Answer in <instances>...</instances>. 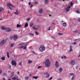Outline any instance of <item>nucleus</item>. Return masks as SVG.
Here are the masks:
<instances>
[{
    "instance_id": "58",
    "label": "nucleus",
    "mask_w": 80,
    "mask_h": 80,
    "mask_svg": "<svg viewBox=\"0 0 80 80\" xmlns=\"http://www.w3.org/2000/svg\"><path fill=\"white\" fill-rule=\"evenodd\" d=\"M32 7H33V5H32L31 6V8H32Z\"/></svg>"
},
{
    "instance_id": "46",
    "label": "nucleus",
    "mask_w": 80,
    "mask_h": 80,
    "mask_svg": "<svg viewBox=\"0 0 80 80\" xmlns=\"http://www.w3.org/2000/svg\"><path fill=\"white\" fill-rule=\"evenodd\" d=\"M19 74H20V72H19V71H18L17 74L18 75H19Z\"/></svg>"
},
{
    "instance_id": "11",
    "label": "nucleus",
    "mask_w": 80,
    "mask_h": 80,
    "mask_svg": "<svg viewBox=\"0 0 80 80\" xmlns=\"http://www.w3.org/2000/svg\"><path fill=\"white\" fill-rule=\"evenodd\" d=\"M5 31L8 32H10L12 31V30L9 28H6Z\"/></svg>"
},
{
    "instance_id": "4",
    "label": "nucleus",
    "mask_w": 80,
    "mask_h": 80,
    "mask_svg": "<svg viewBox=\"0 0 80 80\" xmlns=\"http://www.w3.org/2000/svg\"><path fill=\"white\" fill-rule=\"evenodd\" d=\"M18 38V36L17 35H14L13 36V40L14 41H16Z\"/></svg>"
},
{
    "instance_id": "63",
    "label": "nucleus",
    "mask_w": 80,
    "mask_h": 80,
    "mask_svg": "<svg viewBox=\"0 0 80 80\" xmlns=\"http://www.w3.org/2000/svg\"><path fill=\"white\" fill-rule=\"evenodd\" d=\"M33 29H35V27H32Z\"/></svg>"
},
{
    "instance_id": "35",
    "label": "nucleus",
    "mask_w": 80,
    "mask_h": 80,
    "mask_svg": "<svg viewBox=\"0 0 80 80\" xmlns=\"http://www.w3.org/2000/svg\"><path fill=\"white\" fill-rule=\"evenodd\" d=\"M19 65H20V66H22V62H21L19 63Z\"/></svg>"
},
{
    "instance_id": "56",
    "label": "nucleus",
    "mask_w": 80,
    "mask_h": 80,
    "mask_svg": "<svg viewBox=\"0 0 80 80\" xmlns=\"http://www.w3.org/2000/svg\"><path fill=\"white\" fill-rule=\"evenodd\" d=\"M32 53H33L35 54L36 53H35V52L34 51H32Z\"/></svg>"
},
{
    "instance_id": "57",
    "label": "nucleus",
    "mask_w": 80,
    "mask_h": 80,
    "mask_svg": "<svg viewBox=\"0 0 80 80\" xmlns=\"http://www.w3.org/2000/svg\"><path fill=\"white\" fill-rule=\"evenodd\" d=\"M50 30V27H49L48 30Z\"/></svg>"
},
{
    "instance_id": "32",
    "label": "nucleus",
    "mask_w": 80,
    "mask_h": 80,
    "mask_svg": "<svg viewBox=\"0 0 80 80\" xmlns=\"http://www.w3.org/2000/svg\"><path fill=\"white\" fill-rule=\"evenodd\" d=\"M33 24L32 23H31L30 24V27H33Z\"/></svg>"
},
{
    "instance_id": "42",
    "label": "nucleus",
    "mask_w": 80,
    "mask_h": 80,
    "mask_svg": "<svg viewBox=\"0 0 80 80\" xmlns=\"http://www.w3.org/2000/svg\"><path fill=\"white\" fill-rule=\"evenodd\" d=\"M11 67L12 66H11V65H9V68H10V69L11 68Z\"/></svg>"
},
{
    "instance_id": "20",
    "label": "nucleus",
    "mask_w": 80,
    "mask_h": 80,
    "mask_svg": "<svg viewBox=\"0 0 80 80\" xmlns=\"http://www.w3.org/2000/svg\"><path fill=\"white\" fill-rule=\"evenodd\" d=\"M7 57L8 58H10V56H9V52H7Z\"/></svg>"
},
{
    "instance_id": "14",
    "label": "nucleus",
    "mask_w": 80,
    "mask_h": 80,
    "mask_svg": "<svg viewBox=\"0 0 80 80\" xmlns=\"http://www.w3.org/2000/svg\"><path fill=\"white\" fill-rule=\"evenodd\" d=\"M69 51V52H71L73 51V49L72 48V46H70V48Z\"/></svg>"
},
{
    "instance_id": "41",
    "label": "nucleus",
    "mask_w": 80,
    "mask_h": 80,
    "mask_svg": "<svg viewBox=\"0 0 80 80\" xmlns=\"http://www.w3.org/2000/svg\"><path fill=\"white\" fill-rule=\"evenodd\" d=\"M38 2L37 1H35L34 2L35 4H38Z\"/></svg>"
},
{
    "instance_id": "44",
    "label": "nucleus",
    "mask_w": 80,
    "mask_h": 80,
    "mask_svg": "<svg viewBox=\"0 0 80 80\" xmlns=\"http://www.w3.org/2000/svg\"><path fill=\"white\" fill-rule=\"evenodd\" d=\"M73 32L75 33V32H77V30H76L74 31H73Z\"/></svg>"
},
{
    "instance_id": "21",
    "label": "nucleus",
    "mask_w": 80,
    "mask_h": 80,
    "mask_svg": "<svg viewBox=\"0 0 80 80\" xmlns=\"http://www.w3.org/2000/svg\"><path fill=\"white\" fill-rule=\"evenodd\" d=\"M42 11H43V9H42V8L39 11V12L40 13H42Z\"/></svg>"
},
{
    "instance_id": "52",
    "label": "nucleus",
    "mask_w": 80,
    "mask_h": 80,
    "mask_svg": "<svg viewBox=\"0 0 80 80\" xmlns=\"http://www.w3.org/2000/svg\"><path fill=\"white\" fill-rule=\"evenodd\" d=\"M72 5H73V3L71 2V6H72Z\"/></svg>"
},
{
    "instance_id": "9",
    "label": "nucleus",
    "mask_w": 80,
    "mask_h": 80,
    "mask_svg": "<svg viewBox=\"0 0 80 80\" xmlns=\"http://www.w3.org/2000/svg\"><path fill=\"white\" fill-rule=\"evenodd\" d=\"M18 48H19L21 49V48H24V50H26V49L27 48V46H20Z\"/></svg>"
},
{
    "instance_id": "37",
    "label": "nucleus",
    "mask_w": 80,
    "mask_h": 80,
    "mask_svg": "<svg viewBox=\"0 0 80 80\" xmlns=\"http://www.w3.org/2000/svg\"><path fill=\"white\" fill-rule=\"evenodd\" d=\"M14 45V44L13 43H12L11 45V47H13V45Z\"/></svg>"
},
{
    "instance_id": "19",
    "label": "nucleus",
    "mask_w": 80,
    "mask_h": 80,
    "mask_svg": "<svg viewBox=\"0 0 80 80\" xmlns=\"http://www.w3.org/2000/svg\"><path fill=\"white\" fill-rule=\"evenodd\" d=\"M1 60H3V61H4V60H5V57H2L1 58Z\"/></svg>"
},
{
    "instance_id": "5",
    "label": "nucleus",
    "mask_w": 80,
    "mask_h": 80,
    "mask_svg": "<svg viewBox=\"0 0 80 80\" xmlns=\"http://www.w3.org/2000/svg\"><path fill=\"white\" fill-rule=\"evenodd\" d=\"M75 63V62L73 60H72L71 62L69 63V65L72 66V65H74Z\"/></svg>"
},
{
    "instance_id": "3",
    "label": "nucleus",
    "mask_w": 80,
    "mask_h": 80,
    "mask_svg": "<svg viewBox=\"0 0 80 80\" xmlns=\"http://www.w3.org/2000/svg\"><path fill=\"white\" fill-rule=\"evenodd\" d=\"M45 47L43 45H41L39 48V50L41 52L45 50Z\"/></svg>"
},
{
    "instance_id": "28",
    "label": "nucleus",
    "mask_w": 80,
    "mask_h": 80,
    "mask_svg": "<svg viewBox=\"0 0 80 80\" xmlns=\"http://www.w3.org/2000/svg\"><path fill=\"white\" fill-rule=\"evenodd\" d=\"M48 0H45V4H47L48 3Z\"/></svg>"
},
{
    "instance_id": "47",
    "label": "nucleus",
    "mask_w": 80,
    "mask_h": 80,
    "mask_svg": "<svg viewBox=\"0 0 80 80\" xmlns=\"http://www.w3.org/2000/svg\"><path fill=\"white\" fill-rule=\"evenodd\" d=\"M2 70H0V74H2Z\"/></svg>"
},
{
    "instance_id": "10",
    "label": "nucleus",
    "mask_w": 80,
    "mask_h": 80,
    "mask_svg": "<svg viewBox=\"0 0 80 80\" xmlns=\"http://www.w3.org/2000/svg\"><path fill=\"white\" fill-rule=\"evenodd\" d=\"M18 48H19L21 49V48H24V50H26V49L27 48V46H20Z\"/></svg>"
},
{
    "instance_id": "15",
    "label": "nucleus",
    "mask_w": 80,
    "mask_h": 80,
    "mask_svg": "<svg viewBox=\"0 0 80 80\" xmlns=\"http://www.w3.org/2000/svg\"><path fill=\"white\" fill-rule=\"evenodd\" d=\"M1 28L2 30H6V28L5 27L3 26H2L1 27Z\"/></svg>"
},
{
    "instance_id": "54",
    "label": "nucleus",
    "mask_w": 80,
    "mask_h": 80,
    "mask_svg": "<svg viewBox=\"0 0 80 80\" xmlns=\"http://www.w3.org/2000/svg\"><path fill=\"white\" fill-rule=\"evenodd\" d=\"M29 77H31L32 76V73H30L29 75Z\"/></svg>"
},
{
    "instance_id": "26",
    "label": "nucleus",
    "mask_w": 80,
    "mask_h": 80,
    "mask_svg": "<svg viewBox=\"0 0 80 80\" xmlns=\"http://www.w3.org/2000/svg\"><path fill=\"white\" fill-rule=\"evenodd\" d=\"M10 38L11 40H12V39H13V36H10Z\"/></svg>"
},
{
    "instance_id": "16",
    "label": "nucleus",
    "mask_w": 80,
    "mask_h": 80,
    "mask_svg": "<svg viewBox=\"0 0 80 80\" xmlns=\"http://www.w3.org/2000/svg\"><path fill=\"white\" fill-rule=\"evenodd\" d=\"M62 70H63V68L62 67L60 68L59 69V72H62Z\"/></svg>"
},
{
    "instance_id": "62",
    "label": "nucleus",
    "mask_w": 80,
    "mask_h": 80,
    "mask_svg": "<svg viewBox=\"0 0 80 80\" xmlns=\"http://www.w3.org/2000/svg\"><path fill=\"white\" fill-rule=\"evenodd\" d=\"M61 58L62 59H63V57L62 56L61 57Z\"/></svg>"
},
{
    "instance_id": "48",
    "label": "nucleus",
    "mask_w": 80,
    "mask_h": 80,
    "mask_svg": "<svg viewBox=\"0 0 80 80\" xmlns=\"http://www.w3.org/2000/svg\"><path fill=\"white\" fill-rule=\"evenodd\" d=\"M64 59H66L67 58V57H66V56H64Z\"/></svg>"
},
{
    "instance_id": "2",
    "label": "nucleus",
    "mask_w": 80,
    "mask_h": 80,
    "mask_svg": "<svg viewBox=\"0 0 80 80\" xmlns=\"http://www.w3.org/2000/svg\"><path fill=\"white\" fill-rule=\"evenodd\" d=\"M7 7L8 9H10L11 10H12V8H15V6H13V5L11 4L10 3H8L7 4Z\"/></svg>"
},
{
    "instance_id": "34",
    "label": "nucleus",
    "mask_w": 80,
    "mask_h": 80,
    "mask_svg": "<svg viewBox=\"0 0 80 80\" xmlns=\"http://www.w3.org/2000/svg\"><path fill=\"white\" fill-rule=\"evenodd\" d=\"M63 33H58V35H63Z\"/></svg>"
},
{
    "instance_id": "61",
    "label": "nucleus",
    "mask_w": 80,
    "mask_h": 80,
    "mask_svg": "<svg viewBox=\"0 0 80 80\" xmlns=\"http://www.w3.org/2000/svg\"><path fill=\"white\" fill-rule=\"evenodd\" d=\"M8 73H10V72H11V71H8Z\"/></svg>"
},
{
    "instance_id": "27",
    "label": "nucleus",
    "mask_w": 80,
    "mask_h": 80,
    "mask_svg": "<svg viewBox=\"0 0 80 80\" xmlns=\"http://www.w3.org/2000/svg\"><path fill=\"white\" fill-rule=\"evenodd\" d=\"M28 23H26L25 25H24V27L25 28H26V27H28Z\"/></svg>"
},
{
    "instance_id": "13",
    "label": "nucleus",
    "mask_w": 80,
    "mask_h": 80,
    "mask_svg": "<svg viewBox=\"0 0 80 80\" xmlns=\"http://www.w3.org/2000/svg\"><path fill=\"white\" fill-rule=\"evenodd\" d=\"M70 6H69L66 8V12H69L70 11Z\"/></svg>"
},
{
    "instance_id": "12",
    "label": "nucleus",
    "mask_w": 80,
    "mask_h": 80,
    "mask_svg": "<svg viewBox=\"0 0 80 80\" xmlns=\"http://www.w3.org/2000/svg\"><path fill=\"white\" fill-rule=\"evenodd\" d=\"M12 80H20V79H18V77H14L12 78Z\"/></svg>"
},
{
    "instance_id": "29",
    "label": "nucleus",
    "mask_w": 80,
    "mask_h": 80,
    "mask_svg": "<svg viewBox=\"0 0 80 80\" xmlns=\"http://www.w3.org/2000/svg\"><path fill=\"white\" fill-rule=\"evenodd\" d=\"M3 76H7V74L4 72L2 74Z\"/></svg>"
},
{
    "instance_id": "1",
    "label": "nucleus",
    "mask_w": 80,
    "mask_h": 80,
    "mask_svg": "<svg viewBox=\"0 0 80 80\" xmlns=\"http://www.w3.org/2000/svg\"><path fill=\"white\" fill-rule=\"evenodd\" d=\"M45 67H49L50 66V62L49 59H47L45 62Z\"/></svg>"
},
{
    "instance_id": "22",
    "label": "nucleus",
    "mask_w": 80,
    "mask_h": 80,
    "mask_svg": "<svg viewBox=\"0 0 80 80\" xmlns=\"http://www.w3.org/2000/svg\"><path fill=\"white\" fill-rule=\"evenodd\" d=\"M14 13L15 14H16V15H18V10H16V12H14Z\"/></svg>"
},
{
    "instance_id": "64",
    "label": "nucleus",
    "mask_w": 80,
    "mask_h": 80,
    "mask_svg": "<svg viewBox=\"0 0 80 80\" xmlns=\"http://www.w3.org/2000/svg\"><path fill=\"white\" fill-rule=\"evenodd\" d=\"M27 45H28V44H25V46L26 47H27Z\"/></svg>"
},
{
    "instance_id": "18",
    "label": "nucleus",
    "mask_w": 80,
    "mask_h": 80,
    "mask_svg": "<svg viewBox=\"0 0 80 80\" xmlns=\"http://www.w3.org/2000/svg\"><path fill=\"white\" fill-rule=\"evenodd\" d=\"M14 75H15V73H14V72H11V78H12V77H13V76H14Z\"/></svg>"
},
{
    "instance_id": "49",
    "label": "nucleus",
    "mask_w": 80,
    "mask_h": 80,
    "mask_svg": "<svg viewBox=\"0 0 80 80\" xmlns=\"http://www.w3.org/2000/svg\"><path fill=\"white\" fill-rule=\"evenodd\" d=\"M42 66H38V68H42Z\"/></svg>"
},
{
    "instance_id": "30",
    "label": "nucleus",
    "mask_w": 80,
    "mask_h": 80,
    "mask_svg": "<svg viewBox=\"0 0 80 80\" xmlns=\"http://www.w3.org/2000/svg\"><path fill=\"white\" fill-rule=\"evenodd\" d=\"M25 78L26 80H28V79H29V77L28 76H26L25 77Z\"/></svg>"
},
{
    "instance_id": "50",
    "label": "nucleus",
    "mask_w": 80,
    "mask_h": 80,
    "mask_svg": "<svg viewBox=\"0 0 80 80\" xmlns=\"http://www.w3.org/2000/svg\"><path fill=\"white\" fill-rule=\"evenodd\" d=\"M52 77H51V78H49V79L50 80H52Z\"/></svg>"
},
{
    "instance_id": "6",
    "label": "nucleus",
    "mask_w": 80,
    "mask_h": 80,
    "mask_svg": "<svg viewBox=\"0 0 80 80\" xmlns=\"http://www.w3.org/2000/svg\"><path fill=\"white\" fill-rule=\"evenodd\" d=\"M11 64L12 65L16 66L17 65V63L15 61L12 60L11 61Z\"/></svg>"
},
{
    "instance_id": "40",
    "label": "nucleus",
    "mask_w": 80,
    "mask_h": 80,
    "mask_svg": "<svg viewBox=\"0 0 80 80\" xmlns=\"http://www.w3.org/2000/svg\"><path fill=\"white\" fill-rule=\"evenodd\" d=\"M35 32H36V35H38V32H37V31H36Z\"/></svg>"
},
{
    "instance_id": "25",
    "label": "nucleus",
    "mask_w": 80,
    "mask_h": 80,
    "mask_svg": "<svg viewBox=\"0 0 80 80\" xmlns=\"http://www.w3.org/2000/svg\"><path fill=\"white\" fill-rule=\"evenodd\" d=\"M50 74H48L45 77L46 78H49V77H50Z\"/></svg>"
},
{
    "instance_id": "60",
    "label": "nucleus",
    "mask_w": 80,
    "mask_h": 80,
    "mask_svg": "<svg viewBox=\"0 0 80 80\" xmlns=\"http://www.w3.org/2000/svg\"><path fill=\"white\" fill-rule=\"evenodd\" d=\"M3 80H6V79H5V78H4L3 79Z\"/></svg>"
},
{
    "instance_id": "31",
    "label": "nucleus",
    "mask_w": 80,
    "mask_h": 80,
    "mask_svg": "<svg viewBox=\"0 0 80 80\" xmlns=\"http://www.w3.org/2000/svg\"><path fill=\"white\" fill-rule=\"evenodd\" d=\"M17 27H21L22 26H21L19 24H18L16 26Z\"/></svg>"
},
{
    "instance_id": "45",
    "label": "nucleus",
    "mask_w": 80,
    "mask_h": 80,
    "mask_svg": "<svg viewBox=\"0 0 80 80\" xmlns=\"http://www.w3.org/2000/svg\"><path fill=\"white\" fill-rule=\"evenodd\" d=\"M19 45H23L24 44L23 43H19Z\"/></svg>"
},
{
    "instance_id": "43",
    "label": "nucleus",
    "mask_w": 80,
    "mask_h": 80,
    "mask_svg": "<svg viewBox=\"0 0 80 80\" xmlns=\"http://www.w3.org/2000/svg\"><path fill=\"white\" fill-rule=\"evenodd\" d=\"M30 20V18H28L27 19V21H29V20Z\"/></svg>"
},
{
    "instance_id": "33",
    "label": "nucleus",
    "mask_w": 80,
    "mask_h": 80,
    "mask_svg": "<svg viewBox=\"0 0 80 80\" xmlns=\"http://www.w3.org/2000/svg\"><path fill=\"white\" fill-rule=\"evenodd\" d=\"M74 78H75V75H73V76L71 80H73Z\"/></svg>"
},
{
    "instance_id": "59",
    "label": "nucleus",
    "mask_w": 80,
    "mask_h": 80,
    "mask_svg": "<svg viewBox=\"0 0 80 80\" xmlns=\"http://www.w3.org/2000/svg\"><path fill=\"white\" fill-rule=\"evenodd\" d=\"M78 67H77L76 68V69H78Z\"/></svg>"
},
{
    "instance_id": "38",
    "label": "nucleus",
    "mask_w": 80,
    "mask_h": 80,
    "mask_svg": "<svg viewBox=\"0 0 80 80\" xmlns=\"http://www.w3.org/2000/svg\"><path fill=\"white\" fill-rule=\"evenodd\" d=\"M33 78H35V79H37V78H38V77H35L33 76Z\"/></svg>"
},
{
    "instance_id": "7",
    "label": "nucleus",
    "mask_w": 80,
    "mask_h": 80,
    "mask_svg": "<svg viewBox=\"0 0 80 80\" xmlns=\"http://www.w3.org/2000/svg\"><path fill=\"white\" fill-rule=\"evenodd\" d=\"M5 44V40L2 39L0 43V46H2V45Z\"/></svg>"
},
{
    "instance_id": "55",
    "label": "nucleus",
    "mask_w": 80,
    "mask_h": 80,
    "mask_svg": "<svg viewBox=\"0 0 80 80\" xmlns=\"http://www.w3.org/2000/svg\"><path fill=\"white\" fill-rule=\"evenodd\" d=\"M73 44H74V45H76V44H77V43L74 42Z\"/></svg>"
},
{
    "instance_id": "39",
    "label": "nucleus",
    "mask_w": 80,
    "mask_h": 80,
    "mask_svg": "<svg viewBox=\"0 0 80 80\" xmlns=\"http://www.w3.org/2000/svg\"><path fill=\"white\" fill-rule=\"evenodd\" d=\"M76 12L77 13H80V12L79 11H76Z\"/></svg>"
},
{
    "instance_id": "51",
    "label": "nucleus",
    "mask_w": 80,
    "mask_h": 80,
    "mask_svg": "<svg viewBox=\"0 0 80 80\" xmlns=\"http://www.w3.org/2000/svg\"><path fill=\"white\" fill-rule=\"evenodd\" d=\"M28 4H29V5H31V2H29L28 3Z\"/></svg>"
},
{
    "instance_id": "24",
    "label": "nucleus",
    "mask_w": 80,
    "mask_h": 80,
    "mask_svg": "<svg viewBox=\"0 0 80 80\" xmlns=\"http://www.w3.org/2000/svg\"><path fill=\"white\" fill-rule=\"evenodd\" d=\"M66 24H67V23L65 22L63 23L62 24L63 26V27H66Z\"/></svg>"
},
{
    "instance_id": "8",
    "label": "nucleus",
    "mask_w": 80,
    "mask_h": 80,
    "mask_svg": "<svg viewBox=\"0 0 80 80\" xmlns=\"http://www.w3.org/2000/svg\"><path fill=\"white\" fill-rule=\"evenodd\" d=\"M55 67L57 68L59 67V63L58 61H56L55 63Z\"/></svg>"
},
{
    "instance_id": "23",
    "label": "nucleus",
    "mask_w": 80,
    "mask_h": 80,
    "mask_svg": "<svg viewBox=\"0 0 80 80\" xmlns=\"http://www.w3.org/2000/svg\"><path fill=\"white\" fill-rule=\"evenodd\" d=\"M32 61L30 60H28V63H32Z\"/></svg>"
},
{
    "instance_id": "53",
    "label": "nucleus",
    "mask_w": 80,
    "mask_h": 80,
    "mask_svg": "<svg viewBox=\"0 0 80 80\" xmlns=\"http://www.w3.org/2000/svg\"><path fill=\"white\" fill-rule=\"evenodd\" d=\"M30 34L31 35H32V36H34V34L33 33H31Z\"/></svg>"
},
{
    "instance_id": "36",
    "label": "nucleus",
    "mask_w": 80,
    "mask_h": 80,
    "mask_svg": "<svg viewBox=\"0 0 80 80\" xmlns=\"http://www.w3.org/2000/svg\"><path fill=\"white\" fill-rule=\"evenodd\" d=\"M70 76H72V75H73H73H74V74H73V73H70Z\"/></svg>"
},
{
    "instance_id": "17",
    "label": "nucleus",
    "mask_w": 80,
    "mask_h": 80,
    "mask_svg": "<svg viewBox=\"0 0 80 80\" xmlns=\"http://www.w3.org/2000/svg\"><path fill=\"white\" fill-rule=\"evenodd\" d=\"M4 10V9L2 7H1L0 8V12H2V11H3Z\"/></svg>"
}]
</instances>
